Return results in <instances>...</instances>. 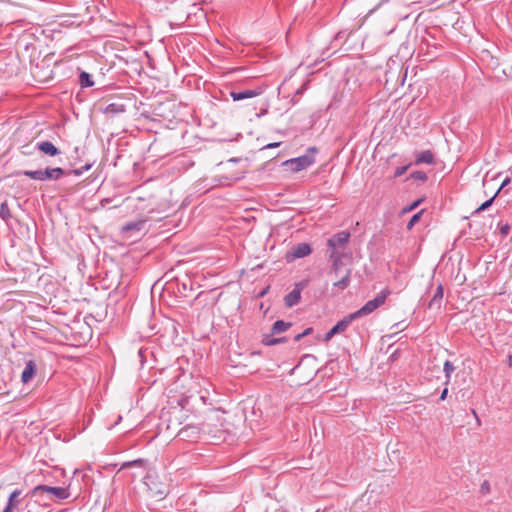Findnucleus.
<instances>
[{
    "mask_svg": "<svg viewBox=\"0 0 512 512\" xmlns=\"http://www.w3.org/2000/svg\"><path fill=\"white\" fill-rule=\"evenodd\" d=\"M199 387L197 382L190 381L186 391L168 397L167 405L161 410L160 416L167 430L177 431L191 415H195L193 402L204 403L205 397L200 395Z\"/></svg>",
    "mask_w": 512,
    "mask_h": 512,
    "instance_id": "f257e3e1",
    "label": "nucleus"
},
{
    "mask_svg": "<svg viewBox=\"0 0 512 512\" xmlns=\"http://www.w3.org/2000/svg\"><path fill=\"white\" fill-rule=\"evenodd\" d=\"M225 415L226 412L219 408L207 410L199 423L200 429L213 438H221L224 433L230 431V423Z\"/></svg>",
    "mask_w": 512,
    "mask_h": 512,
    "instance_id": "f03ea898",
    "label": "nucleus"
},
{
    "mask_svg": "<svg viewBox=\"0 0 512 512\" xmlns=\"http://www.w3.org/2000/svg\"><path fill=\"white\" fill-rule=\"evenodd\" d=\"M149 496L156 500L164 499L169 493V481L165 475H160L156 471H149L145 477Z\"/></svg>",
    "mask_w": 512,
    "mask_h": 512,
    "instance_id": "7ed1b4c3",
    "label": "nucleus"
},
{
    "mask_svg": "<svg viewBox=\"0 0 512 512\" xmlns=\"http://www.w3.org/2000/svg\"><path fill=\"white\" fill-rule=\"evenodd\" d=\"M316 152L317 150L315 148H310L307 154L286 160L282 163V166L289 172L302 171L315 162Z\"/></svg>",
    "mask_w": 512,
    "mask_h": 512,
    "instance_id": "20e7f679",
    "label": "nucleus"
},
{
    "mask_svg": "<svg viewBox=\"0 0 512 512\" xmlns=\"http://www.w3.org/2000/svg\"><path fill=\"white\" fill-rule=\"evenodd\" d=\"M390 294L391 291L388 288L383 289L374 299L369 300L361 309L350 314V319H356L358 317L371 314L385 303Z\"/></svg>",
    "mask_w": 512,
    "mask_h": 512,
    "instance_id": "39448f33",
    "label": "nucleus"
},
{
    "mask_svg": "<svg viewBox=\"0 0 512 512\" xmlns=\"http://www.w3.org/2000/svg\"><path fill=\"white\" fill-rule=\"evenodd\" d=\"M390 294L391 291L388 288L383 289L374 299L369 300L361 309L350 314V319H356L358 317L371 314L385 303Z\"/></svg>",
    "mask_w": 512,
    "mask_h": 512,
    "instance_id": "423d86ee",
    "label": "nucleus"
},
{
    "mask_svg": "<svg viewBox=\"0 0 512 512\" xmlns=\"http://www.w3.org/2000/svg\"><path fill=\"white\" fill-rule=\"evenodd\" d=\"M390 294L391 291L388 288L383 289L374 299L369 300L361 309L350 314V319H356L358 317L371 314L385 303Z\"/></svg>",
    "mask_w": 512,
    "mask_h": 512,
    "instance_id": "0eeeda50",
    "label": "nucleus"
},
{
    "mask_svg": "<svg viewBox=\"0 0 512 512\" xmlns=\"http://www.w3.org/2000/svg\"><path fill=\"white\" fill-rule=\"evenodd\" d=\"M331 257L334 259L333 273L337 278H339L333 283V285L340 289H345L349 284L351 271L340 261L339 258L336 257L335 253H332Z\"/></svg>",
    "mask_w": 512,
    "mask_h": 512,
    "instance_id": "6e6552de",
    "label": "nucleus"
},
{
    "mask_svg": "<svg viewBox=\"0 0 512 512\" xmlns=\"http://www.w3.org/2000/svg\"><path fill=\"white\" fill-rule=\"evenodd\" d=\"M40 492H46L52 496L54 499H67L70 494L66 488L63 487H51L46 485H38L33 489V494H38Z\"/></svg>",
    "mask_w": 512,
    "mask_h": 512,
    "instance_id": "1a4fd4ad",
    "label": "nucleus"
},
{
    "mask_svg": "<svg viewBox=\"0 0 512 512\" xmlns=\"http://www.w3.org/2000/svg\"><path fill=\"white\" fill-rule=\"evenodd\" d=\"M306 360H307V357L303 358L299 362V364L292 370V374H294L300 378L299 384H306V383L310 382L316 374V369L311 368L310 371L306 375H303L307 368Z\"/></svg>",
    "mask_w": 512,
    "mask_h": 512,
    "instance_id": "9d476101",
    "label": "nucleus"
},
{
    "mask_svg": "<svg viewBox=\"0 0 512 512\" xmlns=\"http://www.w3.org/2000/svg\"><path fill=\"white\" fill-rule=\"evenodd\" d=\"M349 239H350V233L347 231H341V232L333 235L328 240V245L332 248L343 247L349 242Z\"/></svg>",
    "mask_w": 512,
    "mask_h": 512,
    "instance_id": "9b49d317",
    "label": "nucleus"
},
{
    "mask_svg": "<svg viewBox=\"0 0 512 512\" xmlns=\"http://www.w3.org/2000/svg\"><path fill=\"white\" fill-rule=\"evenodd\" d=\"M37 366L33 360H29L21 374V381L24 384L29 383L36 375Z\"/></svg>",
    "mask_w": 512,
    "mask_h": 512,
    "instance_id": "f8f14e48",
    "label": "nucleus"
},
{
    "mask_svg": "<svg viewBox=\"0 0 512 512\" xmlns=\"http://www.w3.org/2000/svg\"><path fill=\"white\" fill-rule=\"evenodd\" d=\"M434 162H435V157H434V154L430 150H424V151H419V152L415 153V164L416 165H419L422 163L431 165V164H434Z\"/></svg>",
    "mask_w": 512,
    "mask_h": 512,
    "instance_id": "ddd939ff",
    "label": "nucleus"
},
{
    "mask_svg": "<svg viewBox=\"0 0 512 512\" xmlns=\"http://www.w3.org/2000/svg\"><path fill=\"white\" fill-rule=\"evenodd\" d=\"M37 148L45 155L54 157L60 154V150L50 141H43L37 144Z\"/></svg>",
    "mask_w": 512,
    "mask_h": 512,
    "instance_id": "4468645a",
    "label": "nucleus"
},
{
    "mask_svg": "<svg viewBox=\"0 0 512 512\" xmlns=\"http://www.w3.org/2000/svg\"><path fill=\"white\" fill-rule=\"evenodd\" d=\"M301 299V290L298 288H295L292 290L288 295L285 296L284 302L286 307L290 308L294 305H296Z\"/></svg>",
    "mask_w": 512,
    "mask_h": 512,
    "instance_id": "2eb2a0df",
    "label": "nucleus"
},
{
    "mask_svg": "<svg viewBox=\"0 0 512 512\" xmlns=\"http://www.w3.org/2000/svg\"><path fill=\"white\" fill-rule=\"evenodd\" d=\"M44 181L45 180H57L64 175V170L60 167L47 168L43 171Z\"/></svg>",
    "mask_w": 512,
    "mask_h": 512,
    "instance_id": "dca6fc26",
    "label": "nucleus"
},
{
    "mask_svg": "<svg viewBox=\"0 0 512 512\" xmlns=\"http://www.w3.org/2000/svg\"><path fill=\"white\" fill-rule=\"evenodd\" d=\"M311 252V248L306 243H300L297 246H295L292 250L293 256L295 258H301L309 255Z\"/></svg>",
    "mask_w": 512,
    "mask_h": 512,
    "instance_id": "f3484780",
    "label": "nucleus"
},
{
    "mask_svg": "<svg viewBox=\"0 0 512 512\" xmlns=\"http://www.w3.org/2000/svg\"><path fill=\"white\" fill-rule=\"evenodd\" d=\"M144 223H145L144 220H138L135 222L128 223L122 227V232L129 233L132 231H140L143 229Z\"/></svg>",
    "mask_w": 512,
    "mask_h": 512,
    "instance_id": "a211bd4d",
    "label": "nucleus"
},
{
    "mask_svg": "<svg viewBox=\"0 0 512 512\" xmlns=\"http://www.w3.org/2000/svg\"><path fill=\"white\" fill-rule=\"evenodd\" d=\"M257 95H258V93L253 90H246L243 92H231V97L233 98L234 101H239V100H243L246 98L255 97Z\"/></svg>",
    "mask_w": 512,
    "mask_h": 512,
    "instance_id": "6ab92c4d",
    "label": "nucleus"
},
{
    "mask_svg": "<svg viewBox=\"0 0 512 512\" xmlns=\"http://www.w3.org/2000/svg\"><path fill=\"white\" fill-rule=\"evenodd\" d=\"M291 326V323L282 320L276 321L272 326V334H278L286 331Z\"/></svg>",
    "mask_w": 512,
    "mask_h": 512,
    "instance_id": "aec40b11",
    "label": "nucleus"
},
{
    "mask_svg": "<svg viewBox=\"0 0 512 512\" xmlns=\"http://www.w3.org/2000/svg\"><path fill=\"white\" fill-rule=\"evenodd\" d=\"M286 339L284 337L282 338H273L272 335H264L263 338H262V343L266 346H272V345H276V344H279V343H283L285 342Z\"/></svg>",
    "mask_w": 512,
    "mask_h": 512,
    "instance_id": "412c9836",
    "label": "nucleus"
},
{
    "mask_svg": "<svg viewBox=\"0 0 512 512\" xmlns=\"http://www.w3.org/2000/svg\"><path fill=\"white\" fill-rule=\"evenodd\" d=\"M352 320L353 319H350V315H348L345 319L339 321L332 329L336 333L343 332Z\"/></svg>",
    "mask_w": 512,
    "mask_h": 512,
    "instance_id": "4be33fe9",
    "label": "nucleus"
},
{
    "mask_svg": "<svg viewBox=\"0 0 512 512\" xmlns=\"http://www.w3.org/2000/svg\"><path fill=\"white\" fill-rule=\"evenodd\" d=\"M146 464H147L146 461L143 460V459H138V460L126 462V463H124L121 466V468L119 469L118 473L121 472L123 469L129 468V467H132V466H139V467L146 468Z\"/></svg>",
    "mask_w": 512,
    "mask_h": 512,
    "instance_id": "5701e85b",
    "label": "nucleus"
},
{
    "mask_svg": "<svg viewBox=\"0 0 512 512\" xmlns=\"http://www.w3.org/2000/svg\"><path fill=\"white\" fill-rule=\"evenodd\" d=\"M24 175L34 180L44 181V174L42 170H27L24 172Z\"/></svg>",
    "mask_w": 512,
    "mask_h": 512,
    "instance_id": "b1692460",
    "label": "nucleus"
},
{
    "mask_svg": "<svg viewBox=\"0 0 512 512\" xmlns=\"http://www.w3.org/2000/svg\"><path fill=\"white\" fill-rule=\"evenodd\" d=\"M21 493L22 491L19 489L14 490L9 496L7 505H9L10 507H17L19 502L17 498L21 495Z\"/></svg>",
    "mask_w": 512,
    "mask_h": 512,
    "instance_id": "393cba45",
    "label": "nucleus"
},
{
    "mask_svg": "<svg viewBox=\"0 0 512 512\" xmlns=\"http://www.w3.org/2000/svg\"><path fill=\"white\" fill-rule=\"evenodd\" d=\"M94 82L91 80V76L87 72L80 74V85L81 87H91Z\"/></svg>",
    "mask_w": 512,
    "mask_h": 512,
    "instance_id": "a878e982",
    "label": "nucleus"
},
{
    "mask_svg": "<svg viewBox=\"0 0 512 512\" xmlns=\"http://www.w3.org/2000/svg\"><path fill=\"white\" fill-rule=\"evenodd\" d=\"M454 366L453 364L450 362V361H446L444 363V372H445V376H446V379L447 381L449 380L451 374L453 373L454 371Z\"/></svg>",
    "mask_w": 512,
    "mask_h": 512,
    "instance_id": "bb28decb",
    "label": "nucleus"
},
{
    "mask_svg": "<svg viewBox=\"0 0 512 512\" xmlns=\"http://www.w3.org/2000/svg\"><path fill=\"white\" fill-rule=\"evenodd\" d=\"M421 214H422V211H420L412 216V218L410 219V221L407 224L408 230H411L412 227L420 220Z\"/></svg>",
    "mask_w": 512,
    "mask_h": 512,
    "instance_id": "cd10ccee",
    "label": "nucleus"
},
{
    "mask_svg": "<svg viewBox=\"0 0 512 512\" xmlns=\"http://www.w3.org/2000/svg\"><path fill=\"white\" fill-rule=\"evenodd\" d=\"M496 198V196L494 195L491 199L487 200L486 202H484L483 204H481L476 210H475V213H478L482 210H485L487 209L488 207L491 206V204L493 203L494 199Z\"/></svg>",
    "mask_w": 512,
    "mask_h": 512,
    "instance_id": "c85d7f7f",
    "label": "nucleus"
},
{
    "mask_svg": "<svg viewBox=\"0 0 512 512\" xmlns=\"http://www.w3.org/2000/svg\"><path fill=\"white\" fill-rule=\"evenodd\" d=\"M443 297V290H442V286H439L437 288V292L436 294L434 295L433 299L430 301L429 303V306L431 307L433 305V303L438 299L439 301L442 299Z\"/></svg>",
    "mask_w": 512,
    "mask_h": 512,
    "instance_id": "c756f323",
    "label": "nucleus"
},
{
    "mask_svg": "<svg viewBox=\"0 0 512 512\" xmlns=\"http://www.w3.org/2000/svg\"><path fill=\"white\" fill-rule=\"evenodd\" d=\"M0 215L3 219H5L9 216V209H8V205L6 202L1 204Z\"/></svg>",
    "mask_w": 512,
    "mask_h": 512,
    "instance_id": "7c9ffc66",
    "label": "nucleus"
},
{
    "mask_svg": "<svg viewBox=\"0 0 512 512\" xmlns=\"http://www.w3.org/2000/svg\"><path fill=\"white\" fill-rule=\"evenodd\" d=\"M313 329L311 327L305 329L302 333L296 335L295 337V341H299L300 339H302L304 336H307L309 335L310 333H312Z\"/></svg>",
    "mask_w": 512,
    "mask_h": 512,
    "instance_id": "2f4dec72",
    "label": "nucleus"
},
{
    "mask_svg": "<svg viewBox=\"0 0 512 512\" xmlns=\"http://www.w3.org/2000/svg\"><path fill=\"white\" fill-rule=\"evenodd\" d=\"M412 176L418 180H421V181H426L427 180V176L424 172H415L412 174Z\"/></svg>",
    "mask_w": 512,
    "mask_h": 512,
    "instance_id": "473e14b6",
    "label": "nucleus"
},
{
    "mask_svg": "<svg viewBox=\"0 0 512 512\" xmlns=\"http://www.w3.org/2000/svg\"><path fill=\"white\" fill-rule=\"evenodd\" d=\"M510 182H511V178H509V177L505 178V179L503 180V182L501 183V185H500L499 189L496 191L495 196H497V195L500 193V191H501L504 187H506L507 185H509V184H510Z\"/></svg>",
    "mask_w": 512,
    "mask_h": 512,
    "instance_id": "72a5a7b5",
    "label": "nucleus"
},
{
    "mask_svg": "<svg viewBox=\"0 0 512 512\" xmlns=\"http://www.w3.org/2000/svg\"><path fill=\"white\" fill-rule=\"evenodd\" d=\"M408 167L409 166L398 167L395 171V177L403 175L407 171Z\"/></svg>",
    "mask_w": 512,
    "mask_h": 512,
    "instance_id": "f704fd0d",
    "label": "nucleus"
},
{
    "mask_svg": "<svg viewBox=\"0 0 512 512\" xmlns=\"http://www.w3.org/2000/svg\"><path fill=\"white\" fill-rule=\"evenodd\" d=\"M503 72H504V74H505L507 77H511V78H512V64L507 65V66L503 69Z\"/></svg>",
    "mask_w": 512,
    "mask_h": 512,
    "instance_id": "c9c22d12",
    "label": "nucleus"
},
{
    "mask_svg": "<svg viewBox=\"0 0 512 512\" xmlns=\"http://www.w3.org/2000/svg\"><path fill=\"white\" fill-rule=\"evenodd\" d=\"M509 230L510 226L508 224H505L500 228V232L503 236H506L509 233Z\"/></svg>",
    "mask_w": 512,
    "mask_h": 512,
    "instance_id": "e433bc0d",
    "label": "nucleus"
},
{
    "mask_svg": "<svg viewBox=\"0 0 512 512\" xmlns=\"http://www.w3.org/2000/svg\"><path fill=\"white\" fill-rule=\"evenodd\" d=\"M419 203H420V200L415 201L407 209H405L404 212L412 211L413 209H415L419 205Z\"/></svg>",
    "mask_w": 512,
    "mask_h": 512,
    "instance_id": "4c0bfd02",
    "label": "nucleus"
},
{
    "mask_svg": "<svg viewBox=\"0 0 512 512\" xmlns=\"http://www.w3.org/2000/svg\"><path fill=\"white\" fill-rule=\"evenodd\" d=\"M278 146H280V142L269 143L264 148H275V147H278Z\"/></svg>",
    "mask_w": 512,
    "mask_h": 512,
    "instance_id": "58836bf2",
    "label": "nucleus"
},
{
    "mask_svg": "<svg viewBox=\"0 0 512 512\" xmlns=\"http://www.w3.org/2000/svg\"><path fill=\"white\" fill-rule=\"evenodd\" d=\"M335 334H337L333 329H331L327 335H326V339L329 340L331 339Z\"/></svg>",
    "mask_w": 512,
    "mask_h": 512,
    "instance_id": "ea45409f",
    "label": "nucleus"
},
{
    "mask_svg": "<svg viewBox=\"0 0 512 512\" xmlns=\"http://www.w3.org/2000/svg\"><path fill=\"white\" fill-rule=\"evenodd\" d=\"M447 393H448V389L445 388L442 393H441V396H440V399L441 400H445L446 396H447Z\"/></svg>",
    "mask_w": 512,
    "mask_h": 512,
    "instance_id": "a19ab883",
    "label": "nucleus"
},
{
    "mask_svg": "<svg viewBox=\"0 0 512 512\" xmlns=\"http://www.w3.org/2000/svg\"><path fill=\"white\" fill-rule=\"evenodd\" d=\"M189 428H190L189 426L184 427V428L180 429L178 433L179 434H184V433H186L188 431Z\"/></svg>",
    "mask_w": 512,
    "mask_h": 512,
    "instance_id": "79ce46f5",
    "label": "nucleus"
},
{
    "mask_svg": "<svg viewBox=\"0 0 512 512\" xmlns=\"http://www.w3.org/2000/svg\"><path fill=\"white\" fill-rule=\"evenodd\" d=\"M14 508L15 507H10L9 505H7L3 512H12Z\"/></svg>",
    "mask_w": 512,
    "mask_h": 512,
    "instance_id": "37998d69",
    "label": "nucleus"
},
{
    "mask_svg": "<svg viewBox=\"0 0 512 512\" xmlns=\"http://www.w3.org/2000/svg\"><path fill=\"white\" fill-rule=\"evenodd\" d=\"M508 364H509V366H511V365H512V356H509V357H508Z\"/></svg>",
    "mask_w": 512,
    "mask_h": 512,
    "instance_id": "c03bdc74",
    "label": "nucleus"
}]
</instances>
